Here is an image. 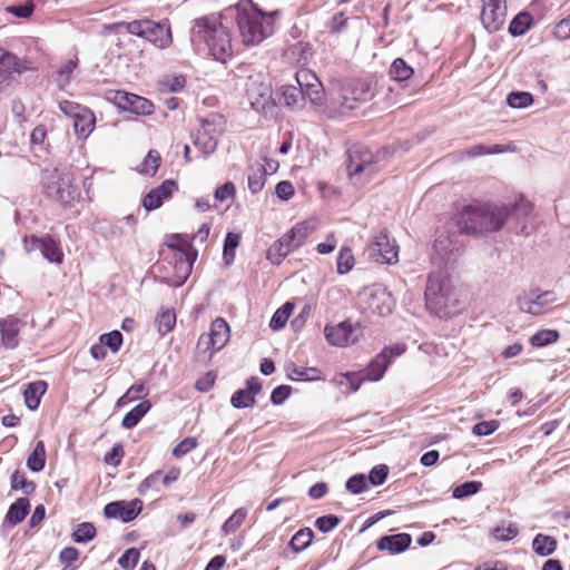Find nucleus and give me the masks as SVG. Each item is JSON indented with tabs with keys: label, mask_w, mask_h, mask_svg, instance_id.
Masks as SVG:
<instances>
[{
	"label": "nucleus",
	"mask_w": 570,
	"mask_h": 570,
	"mask_svg": "<svg viewBox=\"0 0 570 570\" xmlns=\"http://www.w3.org/2000/svg\"><path fill=\"white\" fill-rule=\"evenodd\" d=\"M227 9L219 16L209 14L195 20L190 30V42L196 50H208L217 61L226 62L233 56V41L228 26Z\"/></svg>",
	"instance_id": "nucleus-1"
},
{
	"label": "nucleus",
	"mask_w": 570,
	"mask_h": 570,
	"mask_svg": "<svg viewBox=\"0 0 570 570\" xmlns=\"http://www.w3.org/2000/svg\"><path fill=\"white\" fill-rule=\"evenodd\" d=\"M230 20L235 19L239 36L245 46H257L275 31V21L279 11L264 12L252 0L239 1L234 8H228Z\"/></svg>",
	"instance_id": "nucleus-2"
},
{
	"label": "nucleus",
	"mask_w": 570,
	"mask_h": 570,
	"mask_svg": "<svg viewBox=\"0 0 570 570\" xmlns=\"http://www.w3.org/2000/svg\"><path fill=\"white\" fill-rule=\"evenodd\" d=\"M425 305L431 314L448 318L456 313L458 295L441 273H431L424 292Z\"/></svg>",
	"instance_id": "nucleus-3"
},
{
	"label": "nucleus",
	"mask_w": 570,
	"mask_h": 570,
	"mask_svg": "<svg viewBox=\"0 0 570 570\" xmlns=\"http://www.w3.org/2000/svg\"><path fill=\"white\" fill-rule=\"evenodd\" d=\"M500 213L497 207L465 206L459 214L456 225L462 234L476 235L500 229Z\"/></svg>",
	"instance_id": "nucleus-4"
},
{
	"label": "nucleus",
	"mask_w": 570,
	"mask_h": 570,
	"mask_svg": "<svg viewBox=\"0 0 570 570\" xmlns=\"http://www.w3.org/2000/svg\"><path fill=\"white\" fill-rule=\"evenodd\" d=\"M380 170L379 157L367 147L355 145L347 151V174L350 179L356 184H364L371 180Z\"/></svg>",
	"instance_id": "nucleus-5"
},
{
	"label": "nucleus",
	"mask_w": 570,
	"mask_h": 570,
	"mask_svg": "<svg viewBox=\"0 0 570 570\" xmlns=\"http://www.w3.org/2000/svg\"><path fill=\"white\" fill-rule=\"evenodd\" d=\"M73 181L75 177L71 171L53 169L45 179L46 194L65 207L71 206L80 197V190Z\"/></svg>",
	"instance_id": "nucleus-6"
},
{
	"label": "nucleus",
	"mask_w": 570,
	"mask_h": 570,
	"mask_svg": "<svg viewBox=\"0 0 570 570\" xmlns=\"http://www.w3.org/2000/svg\"><path fill=\"white\" fill-rule=\"evenodd\" d=\"M532 209V204L523 197L512 206L497 207V213L502 214L500 229L505 225L510 233L529 235V227L533 218Z\"/></svg>",
	"instance_id": "nucleus-7"
},
{
	"label": "nucleus",
	"mask_w": 570,
	"mask_h": 570,
	"mask_svg": "<svg viewBox=\"0 0 570 570\" xmlns=\"http://www.w3.org/2000/svg\"><path fill=\"white\" fill-rule=\"evenodd\" d=\"M126 28L130 35L144 38L161 49L168 47L173 41L167 20L160 22L148 19L134 20L126 23Z\"/></svg>",
	"instance_id": "nucleus-8"
},
{
	"label": "nucleus",
	"mask_w": 570,
	"mask_h": 570,
	"mask_svg": "<svg viewBox=\"0 0 570 570\" xmlns=\"http://www.w3.org/2000/svg\"><path fill=\"white\" fill-rule=\"evenodd\" d=\"M225 131V119L219 114H210L200 119V128L194 138V145L205 156L216 151L218 138Z\"/></svg>",
	"instance_id": "nucleus-9"
},
{
	"label": "nucleus",
	"mask_w": 570,
	"mask_h": 570,
	"mask_svg": "<svg viewBox=\"0 0 570 570\" xmlns=\"http://www.w3.org/2000/svg\"><path fill=\"white\" fill-rule=\"evenodd\" d=\"M31 69L29 59L0 47V95L18 85L20 76Z\"/></svg>",
	"instance_id": "nucleus-10"
},
{
	"label": "nucleus",
	"mask_w": 570,
	"mask_h": 570,
	"mask_svg": "<svg viewBox=\"0 0 570 570\" xmlns=\"http://www.w3.org/2000/svg\"><path fill=\"white\" fill-rule=\"evenodd\" d=\"M365 254L370 261L377 264L393 265L399 262V246L394 239H390L385 229L373 237Z\"/></svg>",
	"instance_id": "nucleus-11"
},
{
	"label": "nucleus",
	"mask_w": 570,
	"mask_h": 570,
	"mask_svg": "<svg viewBox=\"0 0 570 570\" xmlns=\"http://www.w3.org/2000/svg\"><path fill=\"white\" fill-rule=\"evenodd\" d=\"M373 97L371 85L363 79H352L342 88L340 108L343 112L357 108Z\"/></svg>",
	"instance_id": "nucleus-12"
},
{
	"label": "nucleus",
	"mask_w": 570,
	"mask_h": 570,
	"mask_svg": "<svg viewBox=\"0 0 570 570\" xmlns=\"http://www.w3.org/2000/svg\"><path fill=\"white\" fill-rule=\"evenodd\" d=\"M229 333L227 322L222 317H217L212 322L209 333L202 334L198 338L197 348L213 355L226 345L229 340Z\"/></svg>",
	"instance_id": "nucleus-13"
},
{
	"label": "nucleus",
	"mask_w": 570,
	"mask_h": 570,
	"mask_svg": "<svg viewBox=\"0 0 570 570\" xmlns=\"http://www.w3.org/2000/svg\"><path fill=\"white\" fill-rule=\"evenodd\" d=\"M365 296L366 308L379 316H387L392 313L395 299L392 294L381 285H374L366 288Z\"/></svg>",
	"instance_id": "nucleus-14"
},
{
	"label": "nucleus",
	"mask_w": 570,
	"mask_h": 570,
	"mask_svg": "<svg viewBox=\"0 0 570 570\" xmlns=\"http://www.w3.org/2000/svg\"><path fill=\"white\" fill-rule=\"evenodd\" d=\"M404 352V347L400 345H394L390 347H384L381 353H379L364 368L362 372L364 373L367 381L376 382L380 381L384 373L386 372L389 365L393 361V358L400 356Z\"/></svg>",
	"instance_id": "nucleus-15"
},
{
	"label": "nucleus",
	"mask_w": 570,
	"mask_h": 570,
	"mask_svg": "<svg viewBox=\"0 0 570 570\" xmlns=\"http://www.w3.org/2000/svg\"><path fill=\"white\" fill-rule=\"evenodd\" d=\"M24 246L28 252L40 250L43 258L50 263L60 264L63 261V253L60 244L50 235H46L45 237H26Z\"/></svg>",
	"instance_id": "nucleus-16"
},
{
	"label": "nucleus",
	"mask_w": 570,
	"mask_h": 570,
	"mask_svg": "<svg viewBox=\"0 0 570 570\" xmlns=\"http://www.w3.org/2000/svg\"><path fill=\"white\" fill-rule=\"evenodd\" d=\"M142 510V501L134 499L131 501H112L105 505L104 514L107 519H119L124 523L134 521Z\"/></svg>",
	"instance_id": "nucleus-17"
},
{
	"label": "nucleus",
	"mask_w": 570,
	"mask_h": 570,
	"mask_svg": "<svg viewBox=\"0 0 570 570\" xmlns=\"http://www.w3.org/2000/svg\"><path fill=\"white\" fill-rule=\"evenodd\" d=\"M557 299L554 292L546 291L538 293L532 291L530 294L518 298L519 308L532 315H539L550 304Z\"/></svg>",
	"instance_id": "nucleus-18"
},
{
	"label": "nucleus",
	"mask_w": 570,
	"mask_h": 570,
	"mask_svg": "<svg viewBox=\"0 0 570 570\" xmlns=\"http://www.w3.org/2000/svg\"><path fill=\"white\" fill-rule=\"evenodd\" d=\"M178 190L177 183L174 179H167L159 186L150 189L142 198V207L147 212L159 208L165 199H168Z\"/></svg>",
	"instance_id": "nucleus-19"
},
{
	"label": "nucleus",
	"mask_w": 570,
	"mask_h": 570,
	"mask_svg": "<svg viewBox=\"0 0 570 570\" xmlns=\"http://www.w3.org/2000/svg\"><path fill=\"white\" fill-rule=\"evenodd\" d=\"M262 383L258 377L252 376L246 380V387L239 389L230 397V404L235 409H247L255 404V396L261 393Z\"/></svg>",
	"instance_id": "nucleus-20"
},
{
	"label": "nucleus",
	"mask_w": 570,
	"mask_h": 570,
	"mask_svg": "<svg viewBox=\"0 0 570 570\" xmlns=\"http://www.w3.org/2000/svg\"><path fill=\"white\" fill-rule=\"evenodd\" d=\"M353 332V326L347 321L341 322L337 325H326L324 328L325 338L333 346H346L354 343Z\"/></svg>",
	"instance_id": "nucleus-21"
},
{
	"label": "nucleus",
	"mask_w": 570,
	"mask_h": 570,
	"mask_svg": "<svg viewBox=\"0 0 570 570\" xmlns=\"http://www.w3.org/2000/svg\"><path fill=\"white\" fill-rule=\"evenodd\" d=\"M411 543L412 537L409 533L401 532L381 537L376 541V548L380 551H387L390 554H399L406 551Z\"/></svg>",
	"instance_id": "nucleus-22"
},
{
	"label": "nucleus",
	"mask_w": 570,
	"mask_h": 570,
	"mask_svg": "<svg viewBox=\"0 0 570 570\" xmlns=\"http://www.w3.org/2000/svg\"><path fill=\"white\" fill-rule=\"evenodd\" d=\"M21 325L22 322L14 316H8L0 321L1 340L7 348L18 346Z\"/></svg>",
	"instance_id": "nucleus-23"
},
{
	"label": "nucleus",
	"mask_w": 570,
	"mask_h": 570,
	"mask_svg": "<svg viewBox=\"0 0 570 570\" xmlns=\"http://www.w3.org/2000/svg\"><path fill=\"white\" fill-rule=\"evenodd\" d=\"M505 18L507 8L488 9L481 12V22L490 33L499 31L504 24Z\"/></svg>",
	"instance_id": "nucleus-24"
},
{
	"label": "nucleus",
	"mask_w": 570,
	"mask_h": 570,
	"mask_svg": "<svg viewBox=\"0 0 570 570\" xmlns=\"http://www.w3.org/2000/svg\"><path fill=\"white\" fill-rule=\"evenodd\" d=\"M267 168L261 163L247 167V185L252 194H258L265 186Z\"/></svg>",
	"instance_id": "nucleus-25"
},
{
	"label": "nucleus",
	"mask_w": 570,
	"mask_h": 570,
	"mask_svg": "<svg viewBox=\"0 0 570 570\" xmlns=\"http://www.w3.org/2000/svg\"><path fill=\"white\" fill-rule=\"evenodd\" d=\"M96 117L94 112L85 107L80 114L73 119V129L79 138H87L94 130Z\"/></svg>",
	"instance_id": "nucleus-26"
},
{
	"label": "nucleus",
	"mask_w": 570,
	"mask_h": 570,
	"mask_svg": "<svg viewBox=\"0 0 570 570\" xmlns=\"http://www.w3.org/2000/svg\"><path fill=\"white\" fill-rule=\"evenodd\" d=\"M47 383L45 381H35L29 384H27L24 391H23V397L26 406L29 410H37L40 405L41 396L47 391Z\"/></svg>",
	"instance_id": "nucleus-27"
},
{
	"label": "nucleus",
	"mask_w": 570,
	"mask_h": 570,
	"mask_svg": "<svg viewBox=\"0 0 570 570\" xmlns=\"http://www.w3.org/2000/svg\"><path fill=\"white\" fill-rule=\"evenodd\" d=\"M30 502L27 498H19L13 502L6 514V521L11 525L21 523L29 513Z\"/></svg>",
	"instance_id": "nucleus-28"
},
{
	"label": "nucleus",
	"mask_w": 570,
	"mask_h": 570,
	"mask_svg": "<svg viewBox=\"0 0 570 570\" xmlns=\"http://www.w3.org/2000/svg\"><path fill=\"white\" fill-rule=\"evenodd\" d=\"M150 409L151 402L149 400H144L125 414L121 425L125 429L135 428L140 422V420L149 412Z\"/></svg>",
	"instance_id": "nucleus-29"
},
{
	"label": "nucleus",
	"mask_w": 570,
	"mask_h": 570,
	"mask_svg": "<svg viewBox=\"0 0 570 570\" xmlns=\"http://www.w3.org/2000/svg\"><path fill=\"white\" fill-rule=\"evenodd\" d=\"M309 233L311 230L307 223H298L289 232L283 235L284 242H288L289 246L295 250L305 243Z\"/></svg>",
	"instance_id": "nucleus-30"
},
{
	"label": "nucleus",
	"mask_w": 570,
	"mask_h": 570,
	"mask_svg": "<svg viewBox=\"0 0 570 570\" xmlns=\"http://www.w3.org/2000/svg\"><path fill=\"white\" fill-rule=\"evenodd\" d=\"M294 248L282 236L267 249L266 258L274 265H279Z\"/></svg>",
	"instance_id": "nucleus-31"
},
{
	"label": "nucleus",
	"mask_w": 570,
	"mask_h": 570,
	"mask_svg": "<svg viewBox=\"0 0 570 570\" xmlns=\"http://www.w3.org/2000/svg\"><path fill=\"white\" fill-rule=\"evenodd\" d=\"M557 540L548 534L538 533L532 540V549L540 557H548L557 549Z\"/></svg>",
	"instance_id": "nucleus-32"
},
{
	"label": "nucleus",
	"mask_w": 570,
	"mask_h": 570,
	"mask_svg": "<svg viewBox=\"0 0 570 570\" xmlns=\"http://www.w3.org/2000/svg\"><path fill=\"white\" fill-rule=\"evenodd\" d=\"M125 111L140 116L151 115L154 112V104L145 97L131 94V99H128Z\"/></svg>",
	"instance_id": "nucleus-33"
},
{
	"label": "nucleus",
	"mask_w": 570,
	"mask_h": 570,
	"mask_svg": "<svg viewBox=\"0 0 570 570\" xmlns=\"http://www.w3.org/2000/svg\"><path fill=\"white\" fill-rule=\"evenodd\" d=\"M313 538V530L311 528H303L292 537L288 542V547L295 553L302 552L311 546Z\"/></svg>",
	"instance_id": "nucleus-34"
},
{
	"label": "nucleus",
	"mask_w": 570,
	"mask_h": 570,
	"mask_svg": "<svg viewBox=\"0 0 570 570\" xmlns=\"http://www.w3.org/2000/svg\"><path fill=\"white\" fill-rule=\"evenodd\" d=\"M281 100L287 107H302L305 101L302 88L294 85L283 87Z\"/></svg>",
	"instance_id": "nucleus-35"
},
{
	"label": "nucleus",
	"mask_w": 570,
	"mask_h": 570,
	"mask_svg": "<svg viewBox=\"0 0 570 570\" xmlns=\"http://www.w3.org/2000/svg\"><path fill=\"white\" fill-rule=\"evenodd\" d=\"M46 464V448L42 441H38L27 459V466L32 472H40Z\"/></svg>",
	"instance_id": "nucleus-36"
},
{
	"label": "nucleus",
	"mask_w": 570,
	"mask_h": 570,
	"mask_svg": "<svg viewBox=\"0 0 570 570\" xmlns=\"http://www.w3.org/2000/svg\"><path fill=\"white\" fill-rule=\"evenodd\" d=\"M532 16L528 12L518 13L509 24V33L512 37L523 36L532 24Z\"/></svg>",
	"instance_id": "nucleus-37"
},
{
	"label": "nucleus",
	"mask_w": 570,
	"mask_h": 570,
	"mask_svg": "<svg viewBox=\"0 0 570 570\" xmlns=\"http://www.w3.org/2000/svg\"><path fill=\"white\" fill-rule=\"evenodd\" d=\"M413 73V68L403 58H396L389 69L390 77L400 82L410 79Z\"/></svg>",
	"instance_id": "nucleus-38"
},
{
	"label": "nucleus",
	"mask_w": 570,
	"mask_h": 570,
	"mask_svg": "<svg viewBox=\"0 0 570 570\" xmlns=\"http://www.w3.org/2000/svg\"><path fill=\"white\" fill-rule=\"evenodd\" d=\"M247 517V510L245 508H238L234 513L224 522L222 525V532L225 535L235 533L239 527L244 523Z\"/></svg>",
	"instance_id": "nucleus-39"
},
{
	"label": "nucleus",
	"mask_w": 570,
	"mask_h": 570,
	"mask_svg": "<svg viewBox=\"0 0 570 570\" xmlns=\"http://www.w3.org/2000/svg\"><path fill=\"white\" fill-rule=\"evenodd\" d=\"M560 337L557 330H540L530 337L533 347H544L556 343Z\"/></svg>",
	"instance_id": "nucleus-40"
},
{
	"label": "nucleus",
	"mask_w": 570,
	"mask_h": 570,
	"mask_svg": "<svg viewBox=\"0 0 570 570\" xmlns=\"http://www.w3.org/2000/svg\"><path fill=\"white\" fill-rule=\"evenodd\" d=\"M240 243V234L237 233H227L224 239L223 247V259L226 265H229L235 259V249L238 247Z\"/></svg>",
	"instance_id": "nucleus-41"
},
{
	"label": "nucleus",
	"mask_w": 570,
	"mask_h": 570,
	"mask_svg": "<svg viewBox=\"0 0 570 570\" xmlns=\"http://www.w3.org/2000/svg\"><path fill=\"white\" fill-rule=\"evenodd\" d=\"M322 372L316 367H304L293 365L288 377L292 381H316L321 379Z\"/></svg>",
	"instance_id": "nucleus-42"
},
{
	"label": "nucleus",
	"mask_w": 570,
	"mask_h": 570,
	"mask_svg": "<svg viewBox=\"0 0 570 570\" xmlns=\"http://www.w3.org/2000/svg\"><path fill=\"white\" fill-rule=\"evenodd\" d=\"M96 537V528L91 522L79 523L73 532L71 539L76 543H87Z\"/></svg>",
	"instance_id": "nucleus-43"
},
{
	"label": "nucleus",
	"mask_w": 570,
	"mask_h": 570,
	"mask_svg": "<svg viewBox=\"0 0 570 570\" xmlns=\"http://www.w3.org/2000/svg\"><path fill=\"white\" fill-rule=\"evenodd\" d=\"M355 264V258L352 249L348 246H343L337 255L336 266L337 273L341 275L347 274L352 271Z\"/></svg>",
	"instance_id": "nucleus-44"
},
{
	"label": "nucleus",
	"mask_w": 570,
	"mask_h": 570,
	"mask_svg": "<svg viewBox=\"0 0 570 570\" xmlns=\"http://www.w3.org/2000/svg\"><path fill=\"white\" fill-rule=\"evenodd\" d=\"M11 488L12 490H20L26 495H29L35 492L36 483L33 481L27 480L23 472L16 470L11 475Z\"/></svg>",
	"instance_id": "nucleus-45"
},
{
	"label": "nucleus",
	"mask_w": 570,
	"mask_h": 570,
	"mask_svg": "<svg viewBox=\"0 0 570 570\" xmlns=\"http://www.w3.org/2000/svg\"><path fill=\"white\" fill-rule=\"evenodd\" d=\"M481 489V481H465L453 489L452 495L453 498L461 500L476 494Z\"/></svg>",
	"instance_id": "nucleus-46"
},
{
	"label": "nucleus",
	"mask_w": 570,
	"mask_h": 570,
	"mask_svg": "<svg viewBox=\"0 0 570 570\" xmlns=\"http://www.w3.org/2000/svg\"><path fill=\"white\" fill-rule=\"evenodd\" d=\"M533 102V96L528 91H512L507 97V104L511 108H527Z\"/></svg>",
	"instance_id": "nucleus-47"
},
{
	"label": "nucleus",
	"mask_w": 570,
	"mask_h": 570,
	"mask_svg": "<svg viewBox=\"0 0 570 570\" xmlns=\"http://www.w3.org/2000/svg\"><path fill=\"white\" fill-rule=\"evenodd\" d=\"M304 94V99H308L313 105H321L324 99V89L320 80L314 83H307L306 87H301Z\"/></svg>",
	"instance_id": "nucleus-48"
},
{
	"label": "nucleus",
	"mask_w": 570,
	"mask_h": 570,
	"mask_svg": "<svg viewBox=\"0 0 570 570\" xmlns=\"http://www.w3.org/2000/svg\"><path fill=\"white\" fill-rule=\"evenodd\" d=\"M160 155L156 150H150L140 165V173L154 176L160 165Z\"/></svg>",
	"instance_id": "nucleus-49"
},
{
	"label": "nucleus",
	"mask_w": 570,
	"mask_h": 570,
	"mask_svg": "<svg viewBox=\"0 0 570 570\" xmlns=\"http://www.w3.org/2000/svg\"><path fill=\"white\" fill-rule=\"evenodd\" d=\"M156 323L159 334L164 336L173 331L176 324V315L171 311L163 312L157 316Z\"/></svg>",
	"instance_id": "nucleus-50"
},
{
	"label": "nucleus",
	"mask_w": 570,
	"mask_h": 570,
	"mask_svg": "<svg viewBox=\"0 0 570 570\" xmlns=\"http://www.w3.org/2000/svg\"><path fill=\"white\" fill-rule=\"evenodd\" d=\"M504 151L505 149L502 145L487 146L483 144H479L465 150L464 154L469 157H479L483 155L501 154Z\"/></svg>",
	"instance_id": "nucleus-51"
},
{
	"label": "nucleus",
	"mask_w": 570,
	"mask_h": 570,
	"mask_svg": "<svg viewBox=\"0 0 570 570\" xmlns=\"http://www.w3.org/2000/svg\"><path fill=\"white\" fill-rule=\"evenodd\" d=\"M139 558V550L137 548H129L118 559V564L124 570H132L137 566Z\"/></svg>",
	"instance_id": "nucleus-52"
},
{
	"label": "nucleus",
	"mask_w": 570,
	"mask_h": 570,
	"mask_svg": "<svg viewBox=\"0 0 570 570\" xmlns=\"http://www.w3.org/2000/svg\"><path fill=\"white\" fill-rule=\"evenodd\" d=\"M341 523V518L335 514H326L315 520V527L322 533H328Z\"/></svg>",
	"instance_id": "nucleus-53"
},
{
	"label": "nucleus",
	"mask_w": 570,
	"mask_h": 570,
	"mask_svg": "<svg viewBox=\"0 0 570 570\" xmlns=\"http://www.w3.org/2000/svg\"><path fill=\"white\" fill-rule=\"evenodd\" d=\"M345 488L353 494H360L367 490V480L364 474H354L347 479Z\"/></svg>",
	"instance_id": "nucleus-54"
},
{
	"label": "nucleus",
	"mask_w": 570,
	"mask_h": 570,
	"mask_svg": "<svg viewBox=\"0 0 570 570\" xmlns=\"http://www.w3.org/2000/svg\"><path fill=\"white\" fill-rule=\"evenodd\" d=\"M100 342L114 353L118 352L122 344V334L115 330L100 336Z\"/></svg>",
	"instance_id": "nucleus-55"
},
{
	"label": "nucleus",
	"mask_w": 570,
	"mask_h": 570,
	"mask_svg": "<svg viewBox=\"0 0 570 570\" xmlns=\"http://www.w3.org/2000/svg\"><path fill=\"white\" fill-rule=\"evenodd\" d=\"M389 475V468L385 464L375 465L368 473L367 481L372 485H381L385 482Z\"/></svg>",
	"instance_id": "nucleus-56"
},
{
	"label": "nucleus",
	"mask_w": 570,
	"mask_h": 570,
	"mask_svg": "<svg viewBox=\"0 0 570 570\" xmlns=\"http://www.w3.org/2000/svg\"><path fill=\"white\" fill-rule=\"evenodd\" d=\"M198 441L194 436H187L181 440L174 449L173 455L177 459L186 455L188 452L197 448Z\"/></svg>",
	"instance_id": "nucleus-57"
},
{
	"label": "nucleus",
	"mask_w": 570,
	"mask_h": 570,
	"mask_svg": "<svg viewBox=\"0 0 570 570\" xmlns=\"http://www.w3.org/2000/svg\"><path fill=\"white\" fill-rule=\"evenodd\" d=\"M519 533V529L517 524L510 523L509 525L504 527H497L493 531V535L499 541H510L513 538H515Z\"/></svg>",
	"instance_id": "nucleus-58"
},
{
	"label": "nucleus",
	"mask_w": 570,
	"mask_h": 570,
	"mask_svg": "<svg viewBox=\"0 0 570 570\" xmlns=\"http://www.w3.org/2000/svg\"><path fill=\"white\" fill-rule=\"evenodd\" d=\"M499 429V422L495 420L491 421H482L476 423L473 429L472 433L476 436H488L494 433Z\"/></svg>",
	"instance_id": "nucleus-59"
},
{
	"label": "nucleus",
	"mask_w": 570,
	"mask_h": 570,
	"mask_svg": "<svg viewBox=\"0 0 570 570\" xmlns=\"http://www.w3.org/2000/svg\"><path fill=\"white\" fill-rule=\"evenodd\" d=\"M292 387L289 385H278L271 394V402L274 405H282L291 395Z\"/></svg>",
	"instance_id": "nucleus-60"
},
{
	"label": "nucleus",
	"mask_w": 570,
	"mask_h": 570,
	"mask_svg": "<svg viewBox=\"0 0 570 570\" xmlns=\"http://www.w3.org/2000/svg\"><path fill=\"white\" fill-rule=\"evenodd\" d=\"M347 27V18L344 12L335 13L328 22V30L331 33H340Z\"/></svg>",
	"instance_id": "nucleus-61"
},
{
	"label": "nucleus",
	"mask_w": 570,
	"mask_h": 570,
	"mask_svg": "<svg viewBox=\"0 0 570 570\" xmlns=\"http://www.w3.org/2000/svg\"><path fill=\"white\" fill-rule=\"evenodd\" d=\"M163 85L170 92H179L185 88L186 78L181 75L168 77L163 81Z\"/></svg>",
	"instance_id": "nucleus-62"
},
{
	"label": "nucleus",
	"mask_w": 570,
	"mask_h": 570,
	"mask_svg": "<svg viewBox=\"0 0 570 570\" xmlns=\"http://www.w3.org/2000/svg\"><path fill=\"white\" fill-rule=\"evenodd\" d=\"M236 188L232 181H226L222 186L217 187L214 197L218 202H224L235 196Z\"/></svg>",
	"instance_id": "nucleus-63"
},
{
	"label": "nucleus",
	"mask_w": 570,
	"mask_h": 570,
	"mask_svg": "<svg viewBox=\"0 0 570 570\" xmlns=\"http://www.w3.org/2000/svg\"><path fill=\"white\" fill-rule=\"evenodd\" d=\"M553 35L560 40L570 39V14L556 24Z\"/></svg>",
	"instance_id": "nucleus-64"
}]
</instances>
